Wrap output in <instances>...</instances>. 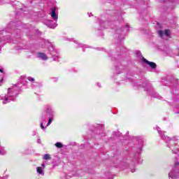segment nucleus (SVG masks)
<instances>
[{"instance_id":"f257e3e1","label":"nucleus","mask_w":179,"mask_h":179,"mask_svg":"<svg viewBox=\"0 0 179 179\" xmlns=\"http://www.w3.org/2000/svg\"><path fill=\"white\" fill-rule=\"evenodd\" d=\"M143 62L147 64V65H149L152 69H156L157 68V64L153 62H149V60L146 59L145 57L143 58Z\"/></svg>"},{"instance_id":"f03ea898","label":"nucleus","mask_w":179,"mask_h":179,"mask_svg":"<svg viewBox=\"0 0 179 179\" xmlns=\"http://www.w3.org/2000/svg\"><path fill=\"white\" fill-rule=\"evenodd\" d=\"M57 10V8L54 7L52 9V12L50 13V16H52V17L55 20H58V15H57V13H55V11Z\"/></svg>"},{"instance_id":"7ed1b4c3","label":"nucleus","mask_w":179,"mask_h":179,"mask_svg":"<svg viewBox=\"0 0 179 179\" xmlns=\"http://www.w3.org/2000/svg\"><path fill=\"white\" fill-rule=\"evenodd\" d=\"M38 57L43 59V61H47L48 57H47V55L43 52H38Z\"/></svg>"},{"instance_id":"20e7f679","label":"nucleus","mask_w":179,"mask_h":179,"mask_svg":"<svg viewBox=\"0 0 179 179\" xmlns=\"http://www.w3.org/2000/svg\"><path fill=\"white\" fill-rule=\"evenodd\" d=\"M55 146H56V148H58L59 149H62V148H64V145H62L59 142L56 143Z\"/></svg>"},{"instance_id":"39448f33","label":"nucleus","mask_w":179,"mask_h":179,"mask_svg":"<svg viewBox=\"0 0 179 179\" xmlns=\"http://www.w3.org/2000/svg\"><path fill=\"white\" fill-rule=\"evenodd\" d=\"M171 32L170 31V29H165L164 30V34L166 36V37H170V34Z\"/></svg>"},{"instance_id":"423d86ee","label":"nucleus","mask_w":179,"mask_h":179,"mask_svg":"<svg viewBox=\"0 0 179 179\" xmlns=\"http://www.w3.org/2000/svg\"><path fill=\"white\" fill-rule=\"evenodd\" d=\"M36 171L38 173V174H43V168L41 166L37 167Z\"/></svg>"},{"instance_id":"0eeeda50","label":"nucleus","mask_w":179,"mask_h":179,"mask_svg":"<svg viewBox=\"0 0 179 179\" xmlns=\"http://www.w3.org/2000/svg\"><path fill=\"white\" fill-rule=\"evenodd\" d=\"M43 159L45 160H51V156L48 154H45Z\"/></svg>"},{"instance_id":"6e6552de","label":"nucleus","mask_w":179,"mask_h":179,"mask_svg":"<svg viewBox=\"0 0 179 179\" xmlns=\"http://www.w3.org/2000/svg\"><path fill=\"white\" fill-rule=\"evenodd\" d=\"M158 34H159V36H160V37H163L164 34L163 33V31L159 30L158 31Z\"/></svg>"},{"instance_id":"1a4fd4ad","label":"nucleus","mask_w":179,"mask_h":179,"mask_svg":"<svg viewBox=\"0 0 179 179\" xmlns=\"http://www.w3.org/2000/svg\"><path fill=\"white\" fill-rule=\"evenodd\" d=\"M52 122V119L50 117L49 119V121H48V124H47V127H48Z\"/></svg>"},{"instance_id":"9d476101","label":"nucleus","mask_w":179,"mask_h":179,"mask_svg":"<svg viewBox=\"0 0 179 179\" xmlns=\"http://www.w3.org/2000/svg\"><path fill=\"white\" fill-rule=\"evenodd\" d=\"M28 80H29V82H34V78L31 77H29Z\"/></svg>"},{"instance_id":"9b49d317","label":"nucleus","mask_w":179,"mask_h":179,"mask_svg":"<svg viewBox=\"0 0 179 179\" xmlns=\"http://www.w3.org/2000/svg\"><path fill=\"white\" fill-rule=\"evenodd\" d=\"M41 127L42 128V129H44V126L43 125V124H41Z\"/></svg>"},{"instance_id":"f8f14e48","label":"nucleus","mask_w":179,"mask_h":179,"mask_svg":"<svg viewBox=\"0 0 179 179\" xmlns=\"http://www.w3.org/2000/svg\"><path fill=\"white\" fill-rule=\"evenodd\" d=\"M178 164H179V163H178V162H176V163L175 164L176 167H177V166H178Z\"/></svg>"},{"instance_id":"ddd939ff","label":"nucleus","mask_w":179,"mask_h":179,"mask_svg":"<svg viewBox=\"0 0 179 179\" xmlns=\"http://www.w3.org/2000/svg\"><path fill=\"white\" fill-rule=\"evenodd\" d=\"M0 72H1V73H3V70L0 69Z\"/></svg>"},{"instance_id":"4468645a","label":"nucleus","mask_w":179,"mask_h":179,"mask_svg":"<svg viewBox=\"0 0 179 179\" xmlns=\"http://www.w3.org/2000/svg\"><path fill=\"white\" fill-rule=\"evenodd\" d=\"M0 82H3V78H2V79L0 80Z\"/></svg>"},{"instance_id":"2eb2a0df","label":"nucleus","mask_w":179,"mask_h":179,"mask_svg":"<svg viewBox=\"0 0 179 179\" xmlns=\"http://www.w3.org/2000/svg\"><path fill=\"white\" fill-rule=\"evenodd\" d=\"M6 101H8V98H5Z\"/></svg>"},{"instance_id":"dca6fc26","label":"nucleus","mask_w":179,"mask_h":179,"mask_svg":"<svg viewBox=\"0 0 179 179\" xmlns=\"http://www.w3.org/2000/svg\"><path fill=\"white\" fill-rule=\"evenodd\" d=\"M0 153H1V151H0Z\"/></svg>"}]
</instances>
